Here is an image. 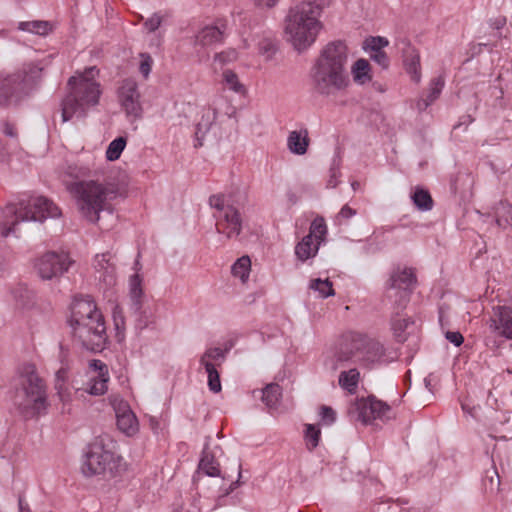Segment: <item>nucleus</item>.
<instances>
[{"label":"nucleus","mask_w":512,"mask_h":512,"mask_svg":"<svg viewBox=\"0 0 512 512\" xmlns=\"http://www.w3.org/2000/svg\"><path fill=\"white\" fill-rule=\"evenodd\" d=\"M349 49L341 40L328 42L319 51L310 68L314 91L323 97H333L351 84L348 71Z\"/></svg>","instance_id":"obj_1"},{"label":"nucleus","mask_w":512,"mask_h":512,"mask_svg":"<svg viewBox=\"0 0 512 512\" xmlns=\"http://www.w3.org/2000/svg\"><path fill=\"white\" fill-rule=\"evenodd\" d=\"M66 189L74 198L79 213L87 221L98 223L103 212L114 215L113 201L119 195L117 184L93 179L76 180L67 183Z\"/></svg>","instance_id":"obj_2"},{"label":"nucleus","mask_w":512,"mask_h":512,"mask_svg":"<svg viewBox=\"0 0 512 512\" xmlns=\"http://www.w3.org/2000/svg\"><path fill=\"white\" fill-rule=\"evenodd\" d=\"M69 325L75 339L87 350L98 352L107 343L106 323L90 296L76 297L70 307Z\"/></svg>","instance_id":"obj_3"},{"label":"nucleus","mask_w":512,"mask_h":512,"mask_svg":"<svg viewBox=\"0 0 512 512\" xmlns=\"http://www.w3.org/2000/svg\"><path fill=\"white\" fill-rule=\"evenodd\" d=\"M99 70L95 66L76 72L68 80L69 93L62 102V121L82 117L98 105L102 94L98 81Z\"/></svg>","instance_id":"obj_4"},{"label":"nucleus","mask_w":512,"mask_h":512,"mask_svg":"<svg viewBox=\"0 0 512 512\" xmlns=\"http://www.w3.org/2000/svg\"><path fill=\"white\" fill-rule=\"evenodd\" d=\"M383 345L358 332L345 333L338 347L326 361V365L332 370H337L348 364H359L369 367L383 361Z\"/></svg>","instance_id":"obj_5"},{"label":"nucleus","mask_w":512,"mask_h":512,"mask_svg":"<svg viewBox=\"0 0 512 512\" xmlns=\"http://www.w3.org/2000/svg\"><path fill=\"white\" fill-rule=\"evenodd\" d=\"M60 216L59 208L49 199L37 196L7 205L1 214L0 229L3 237L16 235L17 226L24 222H43Z\"/></svg>","instance_id":"obj_6"},{"label":"nucleus","mask_w":512,"mask_h":512,"mask_svg":"<svg viewBox=\"0 0 512 512\" xmlns=\"http://www.w3.org/2000/svg\"><path fill=\"white\" fill-rule=\"evenodd\" d=\"M323 27L321 16L295 5L289 9L284 20V39L301 54L315 44Z\"/></svg>","instance_id":"obj_7"},{"label":"nucleus","mask_w":512,"mask_h":512,"mask_svg":"<svg viewBox=\"0 0 512 512\" xmlns=\"http://www.w3.org/2000/svg\"><path fill=\"white\" fill-rule=\"evenodd\" d=\"M19 377L21 387L16 392L14 404L27 418L44 413L47 409L46 392L35 367L24 365Z\"/></svg>","instance_id":"obj_8"},{"label":"nucleus","mask_w":512,"mask_h":512,"mask_svg":"<svg viewBox=\"0 0 512 512\" xmlns=\"http://www.w3.org/2000/svg\"><path fill=\"white\" fill-rule=\"evenodd\" d=\"M42 68L27 64L15 73H0V106H16L42 77Z\"/></svg>","instance_id":"obj_9"},{"label":"nucleus","mask_w":512,"mask_h":512,"mask_svg":"<svg viewBox=\"0 0 512 512\" xmlns=\"http://www.w3.org/2000/svg\"><path fill=\"white\" fill-rule=\"evenodd\" d=\"M116 444L109 435L97 437L89 447L82 471L87 476L112 475L119 466Z\"/></svg>","instance_id":"obj_10"},{"label":"nucleus","mask_w":512,"mask_h":512,"mask_svg":"<svg viewBox=\"0 0 512 512\" xmlns=\"http://www.w3.org/2000/svg\"><path fill=\"white\" fill-rule=\"evenodd\" d=\"M233 201L232 192L216 193L211 195L208 200L216 221V230L227 239L237 238L243 228L242 216Z\"/></svg>","instance_id":"obj_11"},{"label":"nucleus","mask_w":512,"mask_h":512,"mask_svg":"<svg viewBox=\"0 0 512 512\" xmlns=\"http://www.w3.org/2000/svg\"><path fill=\"white\" fill-rule=\"evenodd\" d=\"M116 97L127 119L136 121L143 117L142 97L138 83L134 79H123L117 87Z\"/></svg>","instance_id":"obj_12"},{"label":"nucleus","mask_w":512,"mask_h":512,"mask_svg":"<svg viewBox=\"0 0 512 512\" xmlns=\"http://www.w3.org/2000/svg\"><path fill=\"white\" fill-rule=\"evenodd\" d=\"M327 232V225L324 218L316 217L309 227V233L295 246L294 253L297 260L306 262L314 258L320 246L325 243Z\"/></svg>","instance_id":"obj_13"},{"label":"nucleus","mask_w":512,"mask_h":512,"mask_svg":"<svg viewBox=\"0 0 512 512\" xmlns=\"http://www.w3.org/2000/svg\"><path fill=\"white\" fill-rule=\"evenodd\" d=\"M416 284V276L411 268L397 269L392 272L387 287V297L399 307H404Z\"/></svg>","instance_id":"obj_14"},{"label":"nucleus","mask_w":512,"mask_h":512,"mask_svg":"<svg viewBox=\"0 0 512 512\" xmlns=\"http://www.w3.org/2000/svg\"><path fill=\"white\" fill-rule=\"evenodd\" d=\"M72 261L66 253L47 252L35 259L34 269L43 280H51L68 271Z\"/></svg>","instance_id":"obj_15"},{"label":"nucleus","mask_w":512,"mask_h":512,"mask_svg":"<svg viewBox=\"0 0 512 512\" xmlns=\"http://www.w3.org/2000/svg\"><path fill=\"white\" fill-rule=\"evenodd\" d=\"M227 352L220 347H208L199 358V365L207 373L208 387L213 393L222 389L218 368L225 361Z\"/></svg>","instance_id":"obj_16"},{"label":"nucleus","mask_w":512,"mask_h":512,"mask_svg":"<svg viewBox=\"0 0 512 512\" xmlns=\"http://www.w3.org/2000/svg\"><path fill=\"white\" fill-rule=\"evenodd\" d=\"M110 403L115 411L117 427L127 436L138 432L139 423L130 405L120 395H111Z\"/></svg>","instance_id":"obj_17"},{"label":"nucleus","mask_w":512,"mask_h":512,"mask_svg":"<svg viewBox=\"0 0 512 512\" xmlns=\"http://www.w3.org/2000/svg\"><path fill=\"white\" fill-rule=\"evenodd\" d=\"M354 408L357 418L366 424L375 420L386 421L391 418V408L386 403L373 398L357 400Z\"/></svg>","instance_id":"obj_18"},{"label":"nucleus","mask_w":512,"mask_h":512,"mask_svg":"<svg viewBox=\"0 0 512 512\" xmlns=\"http://www.w3.org/2000/svg\"><path fill=\"white\" fill-rule=\"evenodd\" d=\"M85 391L92 396L104 395L108 390L110 380L107 365L98 359L89 362Z\"/></svg>","instance_id":"obj_19"},{"label":"nucleus","mask_w":512,"mask_h":512,"mask_svg":"<svg viewBox=\"0 0 512 512\" xmlns=\"http://www.w3.org/2000/svg\"><path fill=\"white\" fill-rule=\"evenodd\" d=\"M487 325L491 334L512 340V310L508 306H494Z\"/></svg>","instance_id":"obj_20"},{"label":"nucleus","mask_w":512,"mask_h":512,"mask_svg":"<svg viewBox=\"0 0 512 512\" xmlns=\"http://www.w3.org/2000/svg\"><path fill=\"white\" fill-rule=\"evenodd\" d=\"M96 278L106 287L116 284V267L110 253L97 254L93 261Z\"/></svg>","instance_id":"obj_21"},{"label":"nucleus","mask_w":512,"mask_h":512,"mask_svg":"<svg viewBox=\"0 0 512 512\" xmlns=\"http://www.w3.org/2000/svg\"><path fill=\"white\" fill-rule=\"evenodd\" d=\"M226 23L224 21H217L215 24L203 27L195 38V44L208 48L224 41L226 36Z\"/></svg>","instance_id":"obj_22"},{"label":"nucleus","mask_w":512,"mask_h":512,"mask_svg":"<svg viewBox=\"0 0 512 512\" xmlns=\"http://www.w3.org/2000/svg\"><path fill=\"white\" fill-rule=\"evenodd\" d=\"M139 263H135V272L129 277L128 280V297L130 301V308L138 312L145 297L143 289V276L139 274Z\"/></svg>","instance_id":"obj_23"},{"label":"nucleus","mask_w":512,"mask_h":512,"mask_svg":"<svg viewBox=\"0 0 512 512\" xmlns=\"http://www.w3.org/2000/svg\"><path fill=\"white\" fill-rule=\"evenodd\" d=\"M250 43L248 38H243L238 45V49L227 48L219 53H216L213 58L215 66H225L236 62L241 56H249Z\"/></svg>","instance_id":"obj_24"},{"label":"nucleus","mask_w":512,"mask_h":512,"mask_svg":"<svg viewBox=\"0 0 512 512\" xmlns=\"http://www.w3.org/2000/svg\"><path fill=\"white\" fill-rule=\"evenodd\" d=\"M310 144L309 133L306 128H300L289 132L287 137V149L298 156L306 154Z\"/></svg>","instance_id":"obj_25"},{"label":"nucleus","mask_w":512,"mask_h":512,"mask_svg":"<svg viewBox=\"0 0 512 512\" xmlns=\"http://www.w3.org/2000/svg\"><path fill=\"white\" fill-rule=\"evenodd\" d=\"M391 329L399 342H404L408 335L414 332L415 322L406 315L395 314L391 318Z\"/></svg>","instance_id":"obj_26"},{"label":"nucleus","mask_w":512,"mask_h":512,"mask_svg":"<svg viewBox=\"0 0 512 512\" xmlns=\"http://www.w3.org/2000/svg\"><path fill=\"white\" fill-rule=\"evenodd\" d=\"M220 83L225 90L236 95L245 96L247 94V87L241 82L238 74L232 69L227 68L222 71Z\"/></svg>","instance_id":"obj_27"},{"label":"nucleus","mask_w":512,"mask_h":512,"mask_svg":"<svg viewBox=\"0 0 512 512\" xmlns=\"http://www.w3.org/2000/svg\"><path fill=\"white\" fill-rule=\"evenodd\" d=\"M217 118V111L213 108H207L204 110L201 120L198 122L196 126V141L195 146H202V140L205 137L206 133L210 130L211 126L215 122Z\"/></svg>","instance_id":"obj_28"},{"label":"nucleus","mask_w":512,"mask_h":512,"mask_svg":"<svg viewBox=\"0 0 512 512\" xmlns=\"http://www.w3.org/2000/svg\"><path fill=\"white\" fill-rule=\"evenodd\" d=\"M58 358L61 365L55 373V386L68 383L69 378V351L62 345L59 346Z\"/></svg>","instance_id":"obj_29"},{"label":"nucleus","mask_w":512,"mask_h":512,"mask_svg":"<svg viewBox=\"0 0 512 512\" xmlns=\"http://www.w3.org/2000/svg\"><path fill=\"white\" fill-rule=\"evenodd\" d=\"M351 74L357 84L363 85L371 81L372 75L368 60L358 59L351 67Z\"/></svg>","instance_id":"obj_30"},{"label":"nucleus","mask_w":512,"mask_h":512,"mask_svg":"<svg viewBox=\"0 0 512 512\" xmlns=\"http://www.w3.org/2000/svg\"><path fill=\"white\" fill-rule=\"evenodd\" d=\"M360 380V373L356 368L342 371L339 375V386L349 394H355Z\"/></svg>","instance_id":"obj_31"},{"label":"nucleus","mask_w":512,"mask_h":512,"mask_svg":"<svg viewBox=\"0 0 512 512\" xmlns=\"http://www.w3.org/2000/svg\"><path fill=\"white\" fill-rule=\"evenodd\" d=\"M250 43V53L253 54L251 49L252 44L257 47L258 53L265 57L266 60H270L276 51V46L273 40L269 37H261L256 39V37H247Z\"/></svg>","instance_id":"obj_32"},{"label":"nucleus","mask_w":512,"mask_h":512,"mask_svg":"<svg viewBox=\"0 0 512 512\" xmlns=\"http://www.w3.org/2000/svg\"><path fill=\"white\" fill-rule=\"evenodd\" d=\"M112 320L114 324L115 338L117 342L121 343L125 339L126 319L123 308L119 304H115L112 308Z\"/></svg>","instance_id":"obj_33"},{"label":"nucleus","mask_w":512,"mask_h":512,"mask_svg":"<svg viewBox=\"0 0 512 512\" xmlns=\"http://www.w3.org/2000/svg\"><path fill=\"white\" fill-rule=\"evenodd\" d=\"M308 288L319 298H328L335 294L332 282L328 278H313L309 281Z\"/></svg>","instance_id":"obj_34"},{"label":"nucleus","mask_w":512,"mask_h":512,"mask_svg":"<svg viewBox=\"0 0 512 512\" xmlns=\"http://www.w3.org/2000/svg\"><path fill=\"white\" fill-rule=\"evenodd\" d=\"M413 204L420 211H429L433 208V200L429 192L421 187H416L410 196Z\"/></svg>","instance_id":"obj_35"},{"label":"nucleus","mask_w":512,"mask_h":512,"mask_svg":"<svg viewBox=\"0 0 512 512\" xmlns=\"http://www.w3.org/2000/svg\"><path fill=\"white\" fill-rule=\"evenodd\" d=\"M406 72L410 75L411 79L418 83L421 79V66L420 56L416 51H411L406 55L404 60Z\"/></svg>","instance_id":"obj_36"},{"label":"nucleus","mask_w":512,"mask_h":512,"mask_svg":"<svg viewBox=\"0 0 512 512\" xmlns=\"http://www.w3.org/2000/svg\"><path fill=\"white\" fill-rule=\"evenodd\" d=\"M495 222L501 228H506L512 224V205L507 202H500L494 208Z\"/></svg>","instance_id":"obj_37"},{"label":"nucleus","mask_w":512,"mask_h":512,"mask_svg":"<svg viewBox=\"0 0 512 512\" xmlns=\"http://www.w3.org/2000/svg\"><path fill=\"white\" fill-rule=\"evenodd\" d=\"M251 270V260L248 256H242L236 260L231 267L232 275L238 278L242 283L249 279Z\"/></svg>","instance_id":"obj_38"},{"label":"nucleus","mask_w":512,"mask_h":512,"mask_svg":"<svg viewBox=\"0 0 512 512\" xmlns=\"http://www.w3.org/2000/svg\"><path fill=\"white\" fill-rule=\"evenodd\" d=\"M389 45V40L382 36H370L367 37L362 44V49L372 56L373 53H379L383 51L385 47Z\"/></svg>","instance_id":"obj_39"},{"label":"nucleus","mask_w":512,"mask_h":512,"mask_svg":"<svg viewBox=\"0 0 512 512\" xmlns=\"http://www.w3.org/2000/svg\"><path fill=\"white\" fill-rule=\"evenodd\" d=\"M199 469L207 476L217 477L220 475V468L215 458L205 449L199 463Z\"/></svg>","instance_id":"obj_40"},{"label":"nucleus","mask_w":512,"mask_h":512,"mask_svg":"<svg viewBox=\"0 0 512 512\" xmlns=\"http://www.w3.org/2000/svg\"><path fill=\"white\" fill-rule=\"evenodd\" d=\"M280 396L281 388L278 384H268L262 390V400L265 403V405L270 409H274L277 407Z\"/></svg>","instance_id":"obj_41"},{"label":"nucleus","mask_w":512,"mask_h":512,"mask_svg":"<svg viewBox=\"0 0 512 512\" xmlns=\"http://www.w3.org/2000/svg\"><path fill=\"white\" fill-rule=\"evenodd\" d=\"M127 145V140L125 137H117L112 140L105 152V157L108 161L113 162L120 158L122 152L124 151Z\"/></svg>","instance_id":"obj_42"},{"label":"nucleus","mask_w":512,"mask_h":512,"mask_svg":"<svg viewBox=\"0 0 512 512\" xmlns=\"http://www.w3.org/2000/svg\"><path fill=\"white\" fill-rule=\"evenodd\" d=\"M18 28L22 31L38 35H46L51 30V25L47 21H27L20 22Z\"/></svg>","instance_id":"obj_43"},{"label":"nucleus","mask_w":512,"mask_h":512,"mask_svg":"<svg viewBox=\"0 0 512 512\" xmlns=\"http://www.w3.org/2000/svg\"><path fill=\"white\" fill-rule=\"evenodd\" d=\"M444 85L445 80L442 76H438L431 81L427 98L423 100L424 108L428 107L440 96Z\"/></svg>","instance_id":"obj_44"},{"label":"nucleus","mask_w":512,"mask_h":512,"mask_svg":"<svg viewBox=\"0 0 512 512\" xmlns=\"http://www.w3.org/2000/svg\"><path fill=\"white\" fill-rule=\"evenodd\" d=\"M304 435L306 446L309 450H313L318 446L321 435V431L318 427L313 424H306Z\"/></svg>","instance_id":"obj_45"},{"label":"nucleus","mask_w":512,"mask_h":512,"mask_svg":"<svg viewBox=\"0 0 512 512\" xmlns=\"http://www.w3.org/2000/svg\"><path fill=\"white\" fill-rule=\"evenodd\" d=\"M331 0H304L298 4L303 9L312 11L316 15L322 16L325 8L329 7Z\"/></svg>","instance_id":"obj_46"},{"label":"nucleus","mask_w":512,"mask_h":512,"mask_svg":"<svg viewBox=\"0 0 512 512\" xmlns=\"http://www.w3.org/2000/svg\"><path fill=\"white\" fill-rule=\"evenodd\" d=\"M139 58V72L144 79H147L152 70L153 59L148 53H141Z\"/></svg>","instance_id":"obj_47"},{"label":"nucleus","mask_w":512,"mask_h":512,"mask_svg":"<svg viewBox=\"0 0 512 512\" xmlns=\"http://www.w3.org/2000/svg\"><path fill=\"white\" fill-rule=\"evenodd\" d=\"M55 389L57 391V395H58L60 401L63 404H67L72 401L73 392L68 383H66L64 385H57V386H55Z\"/></svg>","instance_id":"obj_48"},{"label":"nucleus","mask_w":512,"mask_h":512,"mask_svg":"<svg viewBox=\"0 0 512 512\" xmlns=\"http://www.w3.org/2000/svg\"><path fill=\"white\" fill-rule=\"evenodd\" d=\"M162 23V16L159 13H154L151 17L145 20L144 28L147 32H155Z\"/></svg>","instance_id":"obj_49"},{"label":"nucleus","mask_w":512,"mask_h":512,"mask_svg":"<svg viewBox=\"0 0 512 512\" xmlns=\"http://www.w3.org/2000/svg\"><path fill=\"white\" fill-rule=\"evenodd\" d=\"M320 418L323 424L331 425L336 420V413L332 408L323 406L320 409Z\"/></svg>","instance_id":"obj_50"},{"label":"nucleus","mask_w":512,"mask_h":512,"mask_svg":"<svg viewBox=\"0 0 512 512\" xmlns=\"http://www.w3.org/2000/svg\"><path fill=\"white\" fill-rule=\"evenodd\" d=\"M356 214V210L348 205H344L336 216V221L340 224L342 220H348Z\"/></svg>","instance_id":"obj_51"},{"label":"nucleus","mask_w":512,"mask_h":512,"mask_svg":"<svg viewBox=\"0 0 512 512\" xmlns=\"http://www.w3.org/2000/svg\"><path fill=\"white\" fill-rule=\"evenodd\" d=\"M370 58L384 69L389 66V58L384 50L379 53H373Z\"/></svg>","instance_id":"obj_52"},{"label":"nucleus","mask_w":512,"mask_h":512,"mask_svg":"<svg viewBox=\"0 0 512 512\" xmlns=\"http://www.w3.org/2000/svg\"><path fill=\"white\" fill-rule=\"evenodd\" d=\"M445 337L450 343L457 347L460 346L464 341V338L461 335V333L457 331H447Z\"/></svg>","instance_id":"obj_53"},{"label":"nucleus","mask_w":512,"mask_h":512,"mask_svg":"<svg viewBox=\"0 0 512 512\" xmlns=\"http://www.w3.org/2000/svg\"><path fill=\"white\" fill-rule=\"evenodd\" d=\"M68 174L74 178L85 177L89 175V169L86 167L78 169L77 167L70 166L68 168Z\"/></svg>","instance_id":"obj_54"},{"label":"nucleus","mask_w":512,"mask_h":512,"mask_svg":"<svg viewBox=\"0 0 512 512\" xmlns=\"http://www.w3.org/2000/svg\"><path fill=\"white\" fill-rule=\"evenodd\" d=\"M28 293V289L23 285H20L17 289L12 291L14 299L21 304H24V294L26 295Z\"/></svg>","instance_id":"obj_55"},{"label":"nucleus","mask_w":512,"mask_h":512,"mask_svg":"<svg viewBox=\"0 0 512 512\" xmlns=\"http://www.w3.org/2000/svg\"><path fill=\"white\" fill-rule=\"evenodd\" d=\"M255 5L262 8H272L279 0H253Z\"/></svg>","instance_id":"obj_56"},{"label":"nucleus","mask_w":512,"mask_h":512,"mask_svg":"<svg viewBox=\"0 0 512 512\" xmlns=\"http://www.w3.org/2000/svg\"><path fill=\"white\" fill-rule=\"evenodd\" d=\"M3 133L8 137H16L17 133L15 131V128L12 124L5 123L3 126Z\"/></svg>","instance_id":"obj_57"},{"label":"nucleus","mask_w":512,"mask_h":512,"mask_svg":"<svg viewBox=\"0 0 512 512\" xmlns=\"http://www.w3.org/2000/svg\"><path fill=\"white\" fill-rule=\"evenodd\" d=\"M338 185V172L336 170H332L331 176L327 182V186L330 188H335Z\"/></svg>","instance_id":"obj_58"},{"label":"nucleus","mask_w":512,"mask_h":512,"mask_svg":"<svg viewBox=\"0 0 512 512\" xmlns=\"http://www.w3.org/2000/svg\"><path fill=\"white\" fill-rule=\"evenodd\" d=\"M432 381H433V376H432L431 374L424 378V384H425V387H426L430 392H432V388H431Z\"/></svg>","instance_id":"obj_59"},{"label":"nucleus","mask_w":512,"mask_h":512,"mask_svg":"<svg viewBox=\"0 0 512 512\" xmlns=\"http://www.w3.org/2000/svg\"><path fill=\"white\" fill-rule=\"evenodd\" d=\"M360 184L357 181H354L351 183V187L354 191H356L359 188Z\"/></svg>","instance_id":"obj_60"},{"label":"nucleus","mask_w":512,"mask_h":512,"mask_svg":"<svg viewBox=\"0 0 512 512\" xmlns=\"http://www.w3.org/2000/svg\"><path fill=\"white\" fill-rule=\"evenodd\" d=\"M462 410H463L464 412H467V413H470L471 415H473L472 411H471V410H468V408H467L466 404H462Z\"/></svg>","instance_id":"obj_61"},{"label":"nucleus","mask_w":512,"mask_h":512,"mask_svg":"<svg viewBox=\"0 0 512 512\" xmlns=\"http://www.w3.org/2000/svg\"><path fill=\"white\" fill-rule=\"evenodd\" d=\"M20 512H31L29 508L23 507V505L20 503Z\"/></svg>","instance_id":"obj_62"},{"label":"nucleus","mask_w":512,"mask_h":512,"mask_svg":"<svg viewBox=\"0 0 512 512\" xmlns=\"http://www.w3.org/2000/svg\"><path fill=\"white\" fill-rule=\"evenodd\" d=\"M93 167H94V170H95L96 173H100V172L103 171V169L100 168V167H96L95 165H93Z\"/></svg>","instance_id":"obj_63"},{"label":"nucleus","mask_w":512,"mask_h":512,"mask_svg":"<svg viewBox=\"0 0 512 512\" xmlns=\"http://www.w3.org/2000/svg\"><path fill=\"white\" fill-rule=\"evenodd\" d=\"M3 150V145L2 143L0 142V152Z\"/></svg>","instance_id":"obj_64"}]
</instances>
